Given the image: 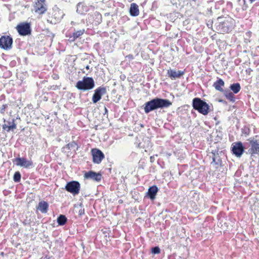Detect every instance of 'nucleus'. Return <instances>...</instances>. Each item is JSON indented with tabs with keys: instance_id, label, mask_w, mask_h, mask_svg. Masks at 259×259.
<instances>
[{
	"instance_id": "nucleus-18",
	"label": "nucleus",
	"mask_w": 259,
	"mask_h": 259,
	"mask_svg": "<svg viewBox=\"0 0 259 259\" xmlns=\"http://www.w3.org/2000/svg\"><path fill=\"white\" fill-rule=\"evenodd\" d=\"M158 191V187L155 186L150 187L147 192V196L151 200L155 199L156 195Z\"/></svg>"
},
{
	"instance_id": "nucleus-36",
	"label": "nucleus",
	"mask_w": 259,
	"mask_h": 259,
	"mask_svg": "<svg viewBox=\"0 0 259 259\" xmlns=\"http://www.w3.org/2000/svg\"><path fill=\"white\" fill-rule=\"evenodd\" d=\"M7 123L9 124L8 125H10L12 124V122H11V121H7Z\"/></svg>"
},
{
	"instance_id": "nucleus-17",
	"label": "nucleus",
	"mask_w": 259,
	"mask_h": 259,
	"mask_svg": "<svg viewBox=\"0 0 259 259\" xmlns=\"http://www.w3.org/2000/svg\"><path fill=\"white\" fill-rule=\"evenodd\" d=\"M184 74V71H176L173 69H169L167 71L168 76L171 79H174L180 78Z\"/></svg>"
},
{
	"instance_id": "nucleus-11",
	"label": "nucleus",
	"mask_w": 259,
	"mask_h": 259,
	"mask_svg": "<svg viewBox=\"0 0 259 259\" xmlns=\"http://www.w3.org/2000/svg\"><path fill=\"white\" fill-rule=\"evenodd\" d=\"M244 151V147L241 142L234 143L233 144V153L237 157H240Z\"/></svg>"
},
{
	"instance_id": "nucleus-12",
	"label": "nucleus",
	"mask_w": 259,
	"mask_h": 259,
	"mask_svg": "<svg viewBox=\"0 0 259 259\" xmlns=\"http://www.w3.org/2000/svg\"><path fill=\"white\" fill-rule=\"evenodd\" d=\"M232 26L228 20L224 21H220L219 24L217 26L218 30L220 31L221 33H225L229 32Z\"/></svg>"
},
{
	"instance_id": "nucleus-43",
	"label": "nucleus",
	"mask_w": 259,
	"mask_h": 259,
	"mask_svg": "<svg viewBox=\"0 0 259 259\" xmlns=\"http://www.w3.org/2000/svg\"><path fill=\"white\" fill-rule=\"evenodd\" d=\"M151 160H153L152 157H150Z\"/></svg>"
},
{
	"instance_id": "nucleus-42",
	"label": "nucleus",
	"mask_w": 259,
	"mask_h": 259,
	"mask_svg": "<svg viewBox=\"0 0 259 259\" xmlns=\"http://www.w3.org/2000/svg\"><path fill=\"white\" fill-rule=\"evenodd\" d=\"M151 160H153L152 157H150Z\"/></svg>"
},
{
	"instance_id": "nucleus-28",
	"label": "nucleus",
	"mask_w": 259,
	"mask_h": 259,
	"mask_svg": "<svg viewBox=\"0 0 259 259\" xmlns=\"http://www.w3.org/2000/svg\"><path fill=\"white\" fill-rule=\"evenodd\" d=\"M21 174L20 172L16 171L15 172L13 177V180L15 182H19L21 180Z\"/></svg>"
},
{
	"instance_id": "nucleus-15",
	"label": "nucleus",
	"mask_w": 259,
	"mask_h": 259,
	"mask_svg": "<svg viewBox=\"0 0 259 259\" xmlns=\"http://www.w3.org/2000/svg\"><path fill=\"white\" fill-rule=\"evenodd\" d=\"M211 154L212 155V162L218 166H220L222 164L221 155L223 154V152L219 151V150H215L212 151L211 152Z\"/></svg>"
},
{
	"instance_id": "nucleus-37",
	"label": "nucleus",
	"mask_w": 259,
	"mask_h": 259,
	"mask_svg": "<svg viewBox=\"0 0 259 259\" xmlns=\"http://www.w3.org/2000/svg\"><path fill=\"white\" fill-rule=\"evenodd\" d=\"M85 68H86L88 70L90 68V66L89 65H87Z\"/></svg>"
},
{
	"instance_id": "nucleus-22",
	"label": "nucleus",
	"mask_w": 259,
	"mask_h": 259,
	"mask_svg": "<svg viewBox=\"0 0 259 259\" xmlns=\"http://www.w3.org/2000/svg\"><path fill=\"white\" fill-rule=\"evenodd\" d=\"M49 208L48 203L45 201H41L39 202L37 209L43 213H45L47 212Z\"/></svg>"
},
{
	"instance_id": "nucleus-44",
	"label": "nucleus",
	"mask_w": 259,
	"mask_h": 259,
	"mask_svg": "<svg viewBox=\"0 0 259 259\" xmlns=\"http://www.w3.org/2000/svg\"><path fill=\"white\" fill-rule=\"evenodd\" d=\"M192 1L195 2L196 0H192Z\"/></svg>"
},
{
	"instance_id": "nucleus-10",
	"label": "nucleus",
	"mask_w": 259,
	"mask_h": 259,
	"mask_svg": "<svg viewBox=\"0 0 259 259\" xmlns=\"http://www.w3.org/2000/svg\"><path fill=\"white\" fill-rule=\"evenodd\" d=\"M93 161L95 163L99 164L104 158V153L99 149H93L92 150Z\"/></svg>"
},
{
	"instance_id": "nucleus-29",
	"label": "nucleus",
	"mask_w": 259,
	"mask_h": 259,
	"mask_svg": "<svg viewBox=\"0 0 259 259\" xmlns=\"http://www.w3.org/2000/svg\"><path fill=\"white\" fill-rule=\"evenodd\" d=\"M67 147L69 150H72L74 148H76V149H77V148H78L77 145L76 143L75 142H72L68 144L67 145Z\"/></svg>"
},
{
	"instance_id": "nucleus-40",
	"label": "nucleus",
	"mask_w": 259,
	"mask_h": 259,
	"mask_svg": "<svg viewBox=\"0 0 259 259\" xmlns=\"http://www.w3.org/2000/svg\"><path fill=\"white\" fill-rule=\"evenodd\" d=\"M71 24H74V23L73 21H71Z\"/></svg>"
},
{
	"instance_id": "nucleus-8",
	"label": "nucleus",
	"mask_w": 259,
	"mask_h": 259,
	"mask_svg": "<svg viewBox=\"0 0 259 259\" xmlns=\"http://www.w3.org/2000/svg\"><path fill=\"white\" fill-rule=\"evenodd\" d=\"M250 148L248 149V152L251 155L259 154V140L249 139Z\"/></svg>"
},
{
	"instance_id": "nucleus-6",
	"label": "nucleus",
	"mask_w": 259,
	"mask_h": 259,
	"mask_svg": "<svg viewBox=\"0 0 259 259\" xmlns=\"http://www.w3.org/2000/svg\"><path fill=\"white\" fill-rule=\"evenodd\" d=\"M16 29L20 35L26 36L31 34L30 24L27 22H23L18 24Z\"/></svg>"
},
{
	"instance_id": "nucleus-2",
	"label": "nucleus",
	"mask_w": 259,
	"mask_h": 259,
	"mask_svg": "<svg viewBox=\"0 0 259 259\" xmlns=\"http://www.w3.org/2000/svg\"><path fill=\"white\" fill-rule=\"evenodd\" d=\"M192 107L200 113L206 115L209 113V106L199 98H195L192 100Z\"/></svg>"
},
{
	"instance_id": "nucleus-35",
	"label": "nucleus",
	"mask_w": 259,
	"mask_h": 259,
	"mask_svg": "<svg viewBox=\"0 0 259 259\" xmlns=\"http://www.w3.org/2000/svg\"><path fill=\"white\" fill-rule=\"evenodd\" d=\"M7 127H8V125L6 124H4V125H3V129L4 130H6L7 131Z\"/></svg>"
},
{
	"instance_id": "nucleus-19",
	"label": "nucleus",
	"mask_w": 259,
	"mask_h": 259,
	"mask_svg": "<svg viewBox=\"0 0 259 259\" xmlns=\"http://www.w3.org/2000/svg\"><path fill=\"white\" fill-rule=\"evenodd\" d=\"M89 10V8L84 3H79L76 6L77 13L82 15L86 13Z\"/></svg>"
},
{
	"instance_id": "nucleus-39",
	"label": "nucleus",
	"mask_w": 259,
	"mask_h": 259,
	"mask_svg": "<svg viewBox=\"0 0 259 259\" xmlns=\"http://www.w3.org/2000/svg\"><path fill=\"white\" fill-rule=\"evenodd\" d=\"M255 0H249L250 3H252Z\"/></svg>"
},
{
	"instance_id": "nucleus-24",
	"label": "nucleus",
	"mask_w": 259,
	"mask_h": 259,
	"mask_svg": "<svg viewBox=\"0 0 259 259\" xmlns=\"http://www.w3.org/2000/svg\"><path fill=\"white\" fill-rule=\"evenodd\" d=\"M223 92L227 99L232 102H235L234 95L233 93L229 91H224Z\"/></svg>"
},
{
	"instance_id": "nucleus-4",
	"label": "nucleus",
	"mask_w": 259,
	"mask_h": 259,
	"mask_svg": "<svg viewBox=\"0 0 259 259\" xmlns=\"http://www.w3.org/2000/svg\"><path fill=\"white\" fill-rule=\"evenodd\" d=\"M95 81L92 77H84L81 80H79L76 84V88L79 90L88 91L95 87Z\"/></svg>"
},
{
	"instance_id": "nucleus-5",
	"label": "nucleus",
	"mask_w": 259,
	"mask_h": 259,
	"mask_svg": "<svg viewBox=\"0 0 259 259\" xmlns=\"http://www.w3.org/2000/svg\"><path fill=\"white\" fill-rule=\"evenodd\" d=\"M80 185L77 181H73L68 182L65 186V189L73 195H77L80 190Z\"/></svg>"
},
{
	"instance_id": "nucleus-33",
	"label": "nucleus",
	"mask_w": 259,
	"mask_h": 259,
	"mask_svg": "<svg viewBox=\"0 0 259 259\" xmlns=\"http://www.w3.org/2000/svg\"><path fill=\"white\" fill-rule=\"evenodd\" d=\"M243 2H244V6L243 7L242 9L243 10H245L247 8V6L246 5V1L243 0Z\"/></svg>"
},
{
	"instance_id": "nucleus-32",
	"label": "nucleus",
	"mask_w": 259,
	"mask_h": 259,
	"mask_svg": "<svg viewBox=\"0 0 259 259\" xmlns=\"http://www.w3.org/2000/svg\"><path fill=\"white\" fill-rule=\"evenodd\" d=\"M84 213V209H80L79 210V212H78L79 215H81L83 214Z\"/></svg>"
},
{
	"instance_id": "nucleus-38",
	"label": "nucleus",
	"mask_w": 259,
	"mask_h": 259,
	"mask_svg": "<svg viewBox=\"0 0 259 259\" xmlns=\"http://www.w3.org/2000/svg\"><path fill=\"white\" fill-rule=\"evenodd\" d=\"M105 113H107L108 112V110L106 107H105Z\"/></svg>"
},
{
	"instance_id": "nucleus-7",
	"label": "nucleus",
	"mask_w": 259,
	"mask_h": 259,
	"mask_svg": "<svg viewBox=\"0 0 259 259\" xmlns=\"http://www.w3.org/2000/svg\"><path fill=\"white\" fill-rule=\"evenodd\" d=\"M13 44L12 38L8 35H4L0 38V47L4 50H8L12 48Z\"/></svg>"
},
{
	"instance_id": "nucleus-3",
	"label": "nucleus",
	"mask_w": 259,
	"mask_h": 259,
	"mask_svg": "<svg viewBox=\"0 0 259 259\" xmlns=\"http://www.w3.org/2000/svg\"><path fill=\"white\" fill-rule=\"evenodd\" d=\"M49 16L48 21L52 24H56L61 21L65 16L64 11L59 8L57 6H55L51 12L49 13Z\"/></svg>"
},
{
	"instance_id": "nucleus-20",
	"label": "nucleus",
	"mask_w": 259,
	"mask_h": 259,
	"mask_svg": "<svg viewBox=\"0 0 259 259\" xmlns=\"http://www.w3.org/2000/svg\"><path fill=\"white\" fill-rule=\"evenodd\" d=\"M85 32L84 29L77 30L69 36L68 40L70 42L74 41L77 38H79Z\"/></svg>"
},
{
	"instance_id": "nucleus-34",
	"label": "nucleus",
	"mask_w": 259,
	"mask_h": 259,
	"mask_svg": "<svg viewBox=\"0 0 259 259\" xmlns=\"http://www.w3.org/2000/svg\"><path fill=\"white\" fill-rule=\"evenodd\" d=\"M251 71H252V70L251 68H248L246 70V72L248 74H250Z\"/></svg>"
},
{
	"instance_id": "nucleus-27",
	"label": "nucleus",
	"mask_w": 259,
	"mask_h": 259,
	"mask_svg": "<svg viewBox=\"0 0 259 259\" xmlns=\"http://www.w3.org/2000/svg\"><path fill=\"white\" fill-rule=\"evenodd\" d=\"M15 119H13L12 121V124L10 125H8V127H7V132H10L11 130L13 131L16 128L17 125H16V124L15 123Z\"/></svg>"
},
{
	"instance_id": "nucleus-41",
	"label": "nucleus",
	"mask_w": 259,
	"mask_h": 259,
	"mask_svg": "<svg viewBox=\"0 0 259 259\" xmlns=\"http://www.w3.org/2000/svg\"><path fill=\"white\" fill-rule=\"evenodd\" d=\"M71 24H74V23L73 21H71Z\"/></svg>"
},
{
	"instance_id": "nucleus-16",
	"label": "nucleus",
	"mask_w": 259,
	"mask_h": 259,
	"mask_svg": "<svg viewBox=\"0 0 259 259\" xmlns=\"http://www.w3.org/2000/svg\"><path fill=\"white\" fill-rule=\"evenodd\" d=\"M16 165H19L25 168H28L33 165L31 160H28L25 158L18 157L16 159Z\"/></svg>"
},
{
	"instance_id": "nucleus-9",
	"label": "nucleus",
	"mask_w": 259,
	"mask_h": 259,
	"mask_svg": "<svg viewBox=\"0 0 259 259\" xmlns=\"http://www.w3.org/2000/svg\"><path fill=\"white\" fill-rule=\"evenodd\" d=\"M106 93V89L103 87H100L95 90L94 94L92 97V102L93 103H96L99 101L102 96Z\"/></svg>"
},
{
	"instance_id": "nucleus-1",
	"label": "nucleus",
	"mask_w": 259,
	"mask_h": 259,
	"mask_svg": "<svg viewBox=\"0 0 259 259\" xmlns=\"http://www.w3.org/2000/svg\"><path fill=\"white\" fill-rule=\"evenodd\" d=\"M172 105V102L168 99L155 98L146 102L145 104L144 111L146 113L159 108H167Z\"/></svg>"
},
{
	"instance_id": "nucleus-23",
	"label": "nucleus",
	"mask_w": 259,
	"mask_h": 259,
	"mask_svg": "<svg viewBox=\"0 0 259 259\" xmlns=\"http://www.w3.org/2000/svg\"><path fill=\"white\" fill-rule=\"evenodd\" d=\"M224 85V81L222 79H219L213 84L214 88L219 91L224 92L223 87Z\"/></svg>"
},
{
	"instance_id": "nucleus-13",
	"label": "nucleus",
	"mask_w": 259,
	"mask_h": 259,
	"mask_svg": "<svg viewBox=\"0 0 259 259\" xmlns=\"http://www.w3.org/2000/svg\"><path fill=\"white\" fill-rule=\"evenodd\" d=\"M45 0H38L34 5V11L39 14H42L47 11Z\"/></svg>"
},
{
	"instance_id": "nucleus-14",
	"label": "nucleus",
	"mask_w": 259,
	"mask_h": 259,
	"mask_svg": "<svg viewBox=\"0 0 259 259\" xmlns=\"http://www.w3.org/2000/svg\"><path fill=\"white\" fill-rule=\"evenodd\" d=\"M87 179H90L96 182H99L101 180L102 175L100 173H97L93 171H89L86 172L84 176Z\"/></svg>"
},
{
	"instance_id": "nucleus-25",
	"label": "nucleus",
	"mask_w": 259,
	"mask_h": 259,
	"mask_svg": "<svg viewBox=\"0 0 259 259\" xmlns=\"http://www.w3.org/2000/svg\"><path fill=\"white\" fill-rule=\"evenodd\" d=\"M230 88L234 94H237L240 91L241 87L239 83H235L231 84Z\"/></svg>"
},
{
	"instance_id": "nucleus-30",
	"label": "nucleus",
	"mask_w": 259,
	"mask_h": 259,
	"mask_svg": "<svg viewBox=\"0 0 259 259\" xmlns=\"http://www.w3.org/2000/svg\"><path fill=\"white\" fill-rule=\"evenodd\" d=\"M160 249L158 246L154 247L152 248V252L154 254H158L160 253Z\"/></svg>"
},
{
	"instance_id": "nucleus-26",
	"label": "nucleus",
	"mask_w": 259,
	"mask_h": 259,
	"mask_svg": "<svg viewBox=\"0 0 259 259\" xmlns=\"http://www.w3.org/2000/svg\"><path fill=\"white\" fill-rule=\"evenodd\" d=\"M67 222V218L65 215L60 214L57 218V223L60 226L64 225Z\"/></svg>"
},
{
	"instance_id": "nucleus-21",
	"label": "nucleus",
	"mask_w": 259,
	"mask_h": 259,
	"mask_svg": "<svg viewBox=\"0 0 259 259\" xmlns=\"http://www.w3.org/2000/svg\"><path fill=\"white\" fill-rule=\"evenodd\" d=\"M130 13L132 16L136 17L139 14V10L138 5L132 3L130 9Z\"/></svg>"
},
{
	"instance_id": "nucleus-31",
	"label": "nucleus",
	"mask_w": 259,
	"mask_h": 259,
	"mask_svg": "<svg viewBox=\"0 0 259 259\" xmlns=\"http://www.w3.org/2000/svg\"><path fill=\"white\" fill-rule=\"evenodd\" d=\"M8 105L7 104H4L0 108V113L1 114H4L5 113V109L7 108Z\"/></svg>"
}]
</instances>
